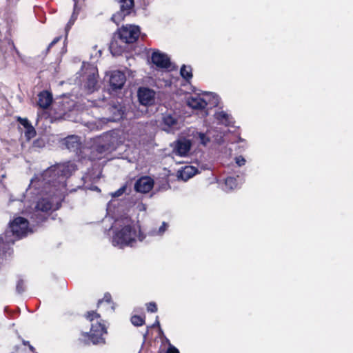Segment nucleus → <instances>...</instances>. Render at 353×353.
Wrapping results in <instances>:
<instances>
[{
	"label": "nucleus",
	"mask_w": 353,
	"mask_h": 353,
	"mask_svg": "<svg viewBox=\"0 0 353 353\" xmlns=\"http://www.w3.org/2000/svg\"><path fill=\"white\" fill-rule=\"evenodd\" d=\"M76 170L74 163L67 162L48 168L41 174L37 175L30 181L29 190L42 198L38 201L37 211L48 212L57 210L65 191L66 179Z\"/></svg>",
	"instance_id": "f257e3e1"
},
{
	"label": "nucleus",
	"mask_w": 353,
	"mask_h": 353,
	"mask_svg": "<svg viewBox=\"0 0 353 353\" xmlns=\"http://www.w3.org/2000/svg\"><path fill=\"white\" fill-rule=\"evenodd\" d=\"M112 245L121 249L135 247L146 238L140 225L128 216L117 219L112 226Z\"/></svg>",
	"instance_id": "f03ea898"
},
{
	"label": "nucleus",
	"mask_w": 353,
	"mask_h": 353,
	"mask_svg": "<svg viewBox=\"0 0 353 353\" xmlns=\"http://www.w3.org/2000/svg\"><path fill=\"white\" fill-rule=\"evenodd\" d=\"M32 232L28 221L23 217H17L10 223L8 229L4 234L0 235V265L3 264L5 259V252L2 250L8 248L15 241Z\"/></svg>",
	"instance_id": "7ed1b4c3"
},
{
	"label": "nucleus",
	"mask_w": 353,
	"mask_h": 353,
	"mask_svg": "<svg viewBox=\"0 0 353 353\" xmlns=\"http://www.w3.org/2000/svg\"><path fill=\"white\" fill-rule=\"evenodd\" d=\"M85 317L91 322L95 320L96 323H92L90 333L83 332L82 336L84 338L88 337V340H90L92 343L94 345H104L105 343V340L103 337V335L106 334L107 331L104 325H103L99 320V314L92 311L88 312L86 314Z\"/></svg>",
	"instance_id": "20e7f679"
},
{
	"label": "nucleus",
	"mask_w": 353,
	"mask_h": 353,
	"mask_svg": "<svg viewBox=\"0 0 353 353\" xmlns=\"http://www.w3.org/2000/svg\"><path fill=\"white\" fill-rule=\"evenodd\" d=\"M218 103L219 97L214 93L194 94L187 99V105L194 110H203L208 104L216 106Z\"/></svg>",
	"instance_id": "39448f33"
},
{
	"label": "nucleus",
	"mask_w": 353,
	"mask_h": 353,
	"mask_svg": "<svg viewBox=\"0 0 353 353\" xmlns=\"http://www.w3.org/2000/svg\"><path fill=\"white\" fill-rule=\"evenodd\" d=\"M117 34L119 39L124 43H132L139 38L140 28L134 25L123 26L118 30Z\"/></svg>",
	"instance_id": "423d86ee"
},
{
	"label": "nucleus",
	"mask_w": 353,
	"mask_h": 353,
	"mask_svg": "<svg viewBox=\"0 0 353 353\" xmlns=\"http://www.w3.org/2000/svg\"><path fill=\"white\" fill-rule=\"evenodd\" d=\"M83 68L86 70V81L84 84V87L89 93L93 92L97 90V69L94 65H83Z\"/></svg>",
	"instance_id": "0eeeda50"
},
{
	"label": "nucleus",
	"mask_w": 353,
	"mask_h": 353,
	"mask_svg": "<svg viewBox=\"0 0 353 353\" xmlns=\"http://www.w3.org/2000/svg\"><path fill=\"white\" fill-rule=\"evenodd\" d=\"M120 4V11L114 14L111 18L116 24H119L125 16L130 13L134 6V0H117Z\"/></svg>",
	"instance_id": "6e6552de"
},
{
	"label": "nucleus",
	"mask_w": 353,
	"mask_h": 353,
	"mask_svg": "<svg viewBox=\"0 0 353 353\" xmlns=\"http://www.w3.org/2000/svg\"><path fill=\"white\" fill-rule=\"evenodd\" d=\"M179 117L175 112H166L162 117V129L170 132L179 128Z\"/></svg>",
	"instance_id": "1a4fd4ad"
},
{
	"label": "nucleus",
	"mask_w": 353,
	"mask_h": 353,
	"mask_svg": "<svg viewBox=\"0 0 353 353\" xmlns=\"http://www.w3.org/2000/svg\"><path fill=\"white\" fill-rule=\"evenodd\" d=\"M114 132H108L104 134L99 139L100 144L97 147L99 152L113 150L116 148Z\"/></svg>",
	"instance_id": "9d476101"
},
{
	"label": "nucleus",
	"mask_w": 353,
	"mask_h": 353,
	"mask_svg": "<svg viewBox=\"0 0 353 353\" xmlns=\"http://www.w3.org/2000/svg\"><path fill=\"white\" fill-rule=\"evenodd\" d=\"M154 186V181L150 176H142L134 183V190L141 193L149 192Z\"/></svg>",
	"instance_id": "9b49d317"
},
{
	"label": "nucleus",
	"mask_w": 353,
	"mask_h": 353,
	"mask_svg": "<svg viewBox=\"0 0 353 353\" xmlns=\"http://www.w3.org/2000/svg\"><path fill=\"white\" fill-rule=\"evenodd\" d=\"M155 92L148 88H140L138 90V98L143 105H150L154 102Z\"/></svg>",
	"instance_id": "f8f14e48"
},
{
	"label": "nucleus",
	"mask_w": 353,
	"mask_h": 353,
	"mask_svg": "<svg viewBox=\"0 0 353 353\" xmlns=\"http://www.w3.org/2000/svg\"><path fill=\"white\" fill-rule=\"evenodd\" d=\"M151 59L152 63L160 68H168L171 64L168 56L159 51L152 53Z\"/></svg>",
	"instance_id": "ddd939ff"
},
{
	"label": "nucleus",
	"mask_w": 353,
	"mask_h": 353,
	"mask_svg": "<svg viewBox=\"0 0 353 353\" xmlns=\"http://www.w3.org/2000/svg\"><path fill=\"white\" fill-rule=\"evenodd\" d=\"M191 145L190 140L180 139L176 142L173 152L180 157H186L190 150Z\"/></svg>",
	"instance_id": "4468645a"
},
{
	"label": "nucleus",
	"mask_w": 353,
	"mask_h": 353,
	"mask_svg": "<svg viewBox=\"0 0 353 353\" xmlns=\"http://www.w3.org/2000/svg\"><path fill=\"white\" fill-rule=\"evenodd\" d=\"M125 75L121 71H113L110 77V85L114 89H121L125 82Z\"/></svg>",
	"instance_id": "2eb2a0df"
},
{
	"label": "nucleus",
	"mask_w": 353,
	"mask_h": 353,
	"mask_svg": "<svg viewBox=\"0 0 353 353\" xmlns=\"http://www.w3.org/2000/svg\"><path fill=\"white\" fill-rule=\"evenodd\" d=\"M197 169L192 165H187L177 172V178L186 181L197 173Z\"/></svg>",
	"instance_id": "dca6fc26"
},
{
	"label": "nucleus",
	"mask_w": 353,
	"mask_h": 353,
	"mask_svg": "<svg viewBox=\"0 0 353 353\" xmlns=\"http://www.w3.org/2000/svg\"><path fill=\"white\" fill-rule=\"evenodd\" d=\"M63 144L69 150L77 152L81 145L80 138L76 135L68 136L64 139Z\"/></svg>",
	"instance_id": "f3484780"
},
{
	"label": "nucleus",
	"mask_w": 353,
	"mask_h": 353,
	"mask_svg": "<svg viewBox=\"0 0 353 353\" xmlns=\"http://www.w3.org/2000/svg\"><path fill=\"white\" fill-rule=\"evenodd\" d=\"M38 105L43 109L48 108L52 102V95L48 91H42L38 95Z\"/></svg>",
	"instance_id": "a211bd4d"
},
{
	"label": "nucleus",
	"mask_w": 353,
	"mask_h": 353,
	"mask_svg": "<svg viewBox=\"0 0 353 353\" xmlns=\"http://www.w3.org/2000/svg\"><path fill=\"white\" fill-rule=\"evenodd\" d=\"M127 43H124L120 40V41L114 39L111 41L110 45V50L113 56H119L125 51Z\"/></svg>",
	"instance_id": "6ab92c4d"
},
{
	"label": "nucleus",
	"mask_w": 353,
	"mask_h": 353,
	"mask_svg": "<svg viewBox=\"0 0 353 353\" xmlns=\"http://www.w3.org/2000/svg\"><path fill=\"white\" fill-rule=\"evenodd\" d=\"M214 118L219 123L226 126L230 125L233 123L232 117L224 111L216 112L214 114Z\"/></svg>",
	"instance_id": "aec40b11"
},
{
	"label": "nucleus",
	"mask_w": 353,
	"mask_h": 353,
	"mask_svg": "<svg viewBox=\"0 0 353 353\" xmlns=\"http://www.w3.org/2000/svg\"><path fill=\"white\" fill-rule=\"evenodd\" d=\"M208 134H209V132H208L207 133H204V132L196 131L192 133V136L196 141H197L200 144L205 146L210 141V136Z\"/></svg>",
	"instance_id": "412c9836"
},
{
	"label": "nucleus",
	"mask_w": 353,
	"mask_h": 353,
	"mask_svg": "<svg viewBox=\"0 0 353 353\" xmlns=\"http://www.w3.org/2000/svg\"><path fill=\"white\" fill-rule=\"evenodd\" d=\"M238 186V183H236V179L234 177L229 176L225 180V185L223 189L228 192L236 188Z\"/></svg>",
	"instance_id": "4be33fe9"
},
{
	"label": "nucleus",
	"mask_w": 353,
	"mask_h": 353,
	"mask_svg": "<svg viewBox=\"0 0 353 353\" xmlns=\"http://www.w3.org/2000/svg\"><path fill=\"white\" fill-rule=\"evenodd\" d=\"M180 74H181V77L186 80H189V79H192V73L191 67L189 65L188 66V65H183L181 68Z\"/></svg>",
	"instance_id": "5701e85b"
},
{
	"label": "nucleus",
	"mask_w": 353,
	"mask_h": 353,
	"mask_svg": "<svg viewBox=\"0 0 353 353\" xmlns=\"http://www.w3.org/2000/svg\"><path fill=\"white\" fill-rule=\"evenodd\" d=\"M168 227V225L165 222H163L162 225L159 227V228L157 230H153L149 232V234L151 236H161L165 232Z\"/></svg>",
	"instance_id": "b1692460"
},
{
	"label": "nucleus",
	"mask_w": 353,
	"mask_h": 353,
	"mask_svg": "<svg viewBox=\"0 0 353 353\" xmlns=\"http://www.w3.org/2000/svg\"><path fill=\"white\" fill-rule=\"evenodd\" d=\"M131 322L135 326H141L144 323L145 321L143 317L137 315H134L131 318Z\"/></svg>",
	"instance_id": "393cba45"
},
{
	"label": "nucleus",
	"mask_w": 353,
	"mask_h": 353,
	"mask_svg": "<svg viewBox=\"0 0 353 353\" xmlns=\"http://www.w3.org/2000/svg\"><path fill=\"white\" fill-rule=\"evenodd\" d=\"M125 190H126V186L123 185L119 189H118L117 191H115L114 192H111L110 195L112 197H119V196H121L125 192Z\"/></svg>",
	"instance_id": "a878e982"
},
{
	"label": "nucleus",
	"mask_w": 353,
	"mask_h": 353,
	"mask_svg": "<svg viewBox=\"0 0 353 353\" xmlns=\"http://www.w3.org/2000/svg\"><path fill=\"white\" fill-rule=\"evenodd\" d=\"M26 129H27V130H26L25 134L28 139H30V138H32L33 137H34L36 132L32 125L29 126V128H27Z\"/></svg>",
	"instance_id": "bb28decb"
},
{
	"label": "nucleus",
	"mask_w": 353,
	"mask_h": 353,
	"mask_svg": "<svg viewBox=\"0 0 353 353\" xmlns=\"http://www.w3.org/2000/svg\"><path fill=\"white\" fill-rule=\"evenodd\" d=\"M147 310L150 312H156L157 311V306L154 302L147 303Z\"/></svg>",
	"instance_id": "cd10ccee"
},
{
	"label": "nucleus",
	"mask_w": 353,
	"mask_h": 353,
	"mask_svg": "<svg viewBox=\"0 0 353 353\" xmlns=\"http://www.w3.org/2000/svg\"><path fill=\"white\" fill-rule=\"evenodd\" d=\"M77 18V15L75 14V13H73L72 17H71V19H70L69 22L68 23L66 27H65V31L66 32H68V31L69 30V29L71 28V26L74 24V21L76 20V19Z\"/></svg>",
	"instance_id": "c85d7f7f"
},
{
	"label": "nucleus",
	"mask_w": 353,
	"mask_h": 353,
	"mask_svg": "<svg viewBox=\"0 0 353 353\" xmlns=\"http://www.w3.org/2000/svg\"><path fill=\"white\" fill-rule=\"evenodd\" d=\"M25 290V285L24 281L23 280H19L17 284V291L19 293H22Z\"/></svg>",
	"instance_id": "c756f323"
},
{
	"label": "nucleus",
	"mask_w": 353,
	"mask_h": 353,
	"mask_svg": "<svg viewBox=\"0 0 353 353\" xmlns=\"http://www.w3.org/2000/svg\"><path fill=\"white\" fill-rule=\"evenodd\" d=\"M110 301H111V295L110 294H105L104 295V297L102 300H99V302H98V305H101L103 303H106L107 304L110 305Z\"/></svg>",
	"instance_id": "7c9ffc66"
},
{
	"label": "nucleus",
	"mask_w": 353,
	"mask_h": 353,
	"mask_svg": "<svg viewBox=\"0 0 353 353\" xmlns=\"http://www.w3.org/2000/svg\"><path fill=\"white\" fill-rule=\"evenodd\" d=\"M235 162L238 165V166L241 167L245 164L246 160L242 156H238L235 157Z\"/></svg>",
	"instance_id": "2f4dec72"
},
{
	"label": "nucleus",
	"mask_w": 353,
	"mask_h": 353,
	"mask_svg": "<svg viewBox=\"0 0 353 353\" xmlns=\"http://www.w3.org/2000/svg\"><path fill=\"white\" fill-rule=\"evenodd\" d=\"M120 117H121V111L117 110V114L113 117H110L108 119H102V120L106 119L107 121H115L116 120L119 119Z\"/></svg>",
	"instance_id": "473e14b6"
},
{
	"label": "nucleus",
	"mask_w": 353,
	"mask_h": 353,
	"mask_svg": "<svg viewBox=\"0 0 353 353\" xmlns=\"http://www.w3.org/2000/svg\"><path fill=\"white\" fill-rule=\"evenodd\" d=\"M166 353H179V351L173 345L170 344V345L166 351Z\"/></svg>",
	"instance_id": "72a5a7b5"
},
{
	"label": "nucleus",
	"mask_w": 353,
	"mask_h": 353,
	"mask_svg": "<svg viewBox=\"0 0 353 353\" xmlns=\"http://www.w3.org/2000/svg\"><path fill=\"white\" fill-rule=\"evenodd\" d=\"M19 121L20 123L23 125L26 128H29L30 126V123H29V121L27 119H21L19 118Z\"/></svg>",
	"instance_id": "f704fd0d"
},
{
	"label": "nucleus",
	"mask_w": 353,
	"mask_h": 353,
	"mask_svg": "<svg viewBox=\"0 0 353 353\" xmlns=\"http://www.w3.org/2000/svg\"><path fill=\"white\" fill-rule=\"evenodd\" d=\"M137 208L139 211H145L146 205L143 203H140L137 204Z\"/></svg>",
	"instance_id": "c9c22d12"
},
{
	"label": "nucleus",
	"mask_w": 353,
	"mask_h": 353,
	"mask_svg": "<svg viewBox=\"0 0 353 353\" xmlns=\"http://www.w3.org/2000/svg\"><path fill=\"white\" fill-rule=\"evenodd\" d=\"M60 39V37L55 38L49 45L48 48H50L53 45H54L56 43H57Z\"/></svg>",
	"instance_id": "e433bc0d"
},
{
	"label": "nucleus",
	"mask_w": 353,
	"mask_h": 353,
	"mask_svg": "<svg viewBox=\"0 0 353 353\" xmlns=\"http://www.w3.org/2000/svg\"><path fill=\"white\" fill-rule=\"evenodd\" d=\"M153 327H155V326H158V327H160V323H159V321L158 320V316L157 317V319L155 321V322L154 323V324L152 325Z\"/></svg>",
	"instance_id": "4c0bfd02"
},
{
	"label": "nucleus",
	"mask_w": 353,
	"mask_h": 353,
	"mask_svg": "<svg viewBox=\"0 0 353 353\" xmlns=\"http://www.w3.org/2000/svg\"><path fill=\"white\" fill-rule=\"evenodd\" d=\"M165 341L168 343V346L170 344H171L170 340L168 338L165 337Z\"/></svg>",
	"instance_id": "58836bf2"
},
{
	"label": "nucleus",
	"mask_w": 353,
	"mask_h": 353,
	"mask_svg": "<svg viewBox=\"0 0 353 353\" xmlns=\"http://www.w3.org/2000/svg\"><path fill=\"white\" fill-rule=\"evenodd\" d=\"M159 333L162 335L163 334V332L160 327H159Z\"/></svg>",
	"instance_id": "ea45409f"
},
{
	"label": "nucleus",
	"mask_w": 353,
	"mask_h": 353,
	"mask_svg": "<svg viewBox=\"0 0 353 353\" xmlns=\"http://www.w3.org/2000/svg\"><path fill=\"white\" fill-rule=\"evenodd\" d=\"M29 348L30 349V350L33 351L34 350V347L31 345H29Z\"/></svg>",
	"instance_id": "a19ab883"
},
{
	"label": "nucleus",
	"mask_w": 353,
	"mask_h": 353,
	"mask_svg": "<svg viewBox=\"0 0 353 353\" xmlns=\"http://www.w3.org/2000/svg\"><path fill=\"white\" fill-rule=\"evenodd\" d=\"M28 341H23V344H24V345H26V344H28Z\"/></svg>",
	"instance_id": "79ce46f5"
},
{
	"label": "nucleus",
	"mask_w": 353,
	"mask_h": 353,
	"mask_svg": "<svg viewBox=\"0 0 353 353\" xmlns=\"http://www.w3.org/2000/svg\"><path fill=\"white\" fill-rule=\"evenodd\" d=\"M74 1H75L76 0H74Z\"/></svg>",
	"instance_id": "37998d69"
}]
</instances>
